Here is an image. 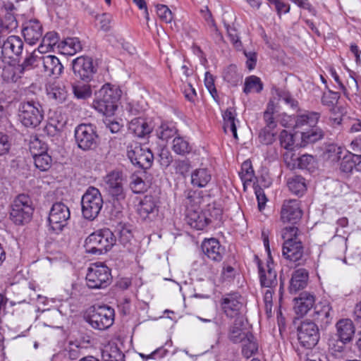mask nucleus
<instances>
[{
  "label": "nucleus",
  "instance_id": "nucleus-29",
  "mask_svg": "<svg viewBox=\"0 0 361 361\" xmlns=\"http://www.w3.org/2000/svg\"><path fill=\"white\" fill-rule=\"evenodd\" d=\"M46 87L48 95L50 97L56 99L59 102H62L65 100L67 95V92L64 85L62 82L57 80L49 82L47 84Z\"/></svg>",
  "mask_w": 361,
  "mask_h": 361
},
{
  "label": "nucleus",
  "instance_id": "nucleus-34",
  "mask_svg": "<svg viewBox=\"0 0 361 361\" xmlns=\"http://www.w3.org/2000/svg\"><path fill=\"white\" fill-rule=\"evenodd\" d=\"M287 184L290 192L297 195H302L307 190L305 180L301 176L289 178Z\"/></svg>",
  "mask_w": 361,
  "mask_h": 361
},
{
  "label": "nucleus",
  "instance_id": "nucleus-63",
  "mask_svg": "<svg viewBox=\"0 0 361 361\" xmlns=\"http://www.w3.org/2000/svg\"><path fill=\"white\" fill-rule=\"evenodd\" d=\"M356 169L355 161L353 160L350 156L344 157L340 164V169L344 173H350L353 169Z\"/></svg>",
  "mask_w": 361,
  "mask_h": 361
},
{
  "label": "nucleus",
  "instance_id": "nucleus-40",
  "mask_svg": "<svg viewBox=\"0 0 361 361\" xmlns=\"http://www.w3.org/2000/svg\"><path fill=\"white\" fill-rule=\"evenodd\" d=\"M296 342L292 343V345L295 348L298 355L301 356L307 353H312V350L317 345L319 340H295Z\"/></svg>",
  "mask_w": 361,
  "mask_h": 361
},
{
  "label": "nucleus",
  "instance_id": "nucleus-53",
  "mask_svg": "<svg viewBox=\"0 0 361 361\" xmlns=\"http://www.w3.org/2000/svg\"><path fill=\"white\" fill-rule=\"evenodd\" d=\"M275 128L264 127L259 133V139L261 143L264 145H271L275 140Z\"/></svg>",
  "mask_w": 361,
  "mask_h": 361
},
{
  "label": "nucleus",
  "instance_id": "nucleus-25",
  "mask_svg": "<svg viewBox=\"0 0 361 361\" xmlns=\"http://www.w3.org/2000/svg\"><path fill=\"white\" fill-rule=\"evenodd\" d=\"M33 211L34 209H22L11 204L10 218L16 225H23L30 221Z\"/></svg>",
  "mask_w": 361,
  "mask_h": 361
},
{
  "label": "nucleus",
  "instance_id": "nucleus-21",
  "mask_svg": "<svg viewBox=\"0 0 361 361\" xmlns=\"http://www.w3.org/2000/svg\"><path fill=\"white\" fill-rule=\"evenodd\" d=\"M308 278V271L305 269L301 268L294 271L288 288L290 293H295L305 288L307 284Z\"/></svg>",
  "mask_w": 361,
  "mask_h": 361
},
{
  "label": "nucleus",
  "instance_id": "nucleus-19",
  "mask_svg": "<svg viewBox=\"0 0 361 361\" xmlns=\"http://www.w3.org/2000/svg\"><path fill=\"white\" fill-rule=\"evenodd\" d=\"M313 317L324 324H330L333 318V310L330 302L327 300H322L316 304Z\"/></svg>",
  "mask_w": 361,
  "mask_h": 361
},
{
  "label": "nucleus",
  "instance_id": "nucleus-62",
  "mask_svg": "<svg viewBox=\"0 0 361 361\" xmlns=\"http://www.w3.org/2000/svg\"><path fill=\"white\" fill-rule=\"evenodd\" d=\"M283 157L285 163L289 169H294L297 168V162L299 157L293 153V149L287 150Z\"/></svg>",
  "mask_w": 361,
  "mask_h": 361
},
{
  "label": "nucleus",
  "instance_id": "nucleus-11",
  "mask_svg": "<svg viewBox=\"0 0 361 361\" xmlns=\"http://www.w3.org/2000/svg\"><path fill=\"white\" fill-rule=\"evenodd\" d=\"M22 34L27 43L35 44L42 38V25L37 18L27 20L23 24Z\"/></svg>",
  "mask_w": 361,
  "mask_h": 361
},
{
  "label": "nucleus",
  "instance_id": "nucleus-28",
  "mask_svg": "<svg viewBox=\"0 0 361 361\" xmlns=\"http://www.w3.org/2000/svg\"><path fill=\"white\" fill-rule=\"evenodd\" d=\"M319 118L320 114L314 111L298 115L294 117L293 128L299 129L302 128L305 126L309 127L314 126L317 124Z\"/></svg>",
  "mask_w": 361,
  "mask_h": 361
},
{
  "label": "nucleus",
  "instance_id": "nucleus-48",
  "mask_svg": "<svg viewBox=\"0 0 361 361\" xmlns=\"http://www.w3.org/2000/svg\"><path fill=\"white\" fill-rule=\"evenodd\" d=\"M275 112V104L272 100H270L267 104V109L264 112L263 118L265 123L264 127L269 128H276V122L274 118V114Z\"/></svg>",
  "mask_w": 361,
  "mask_h": 361
},
{
  "label": "nucleus",
  "instance_id": "nucleus-30",
  "mask_svg": "<svg viewBox=\"0 0 361 361\" xmlns=\"http://www.w3.org/2000/svg\"><path fill=\"white\" fill-rule=\"evenodd\" d=\"M324 137V132L319 128L315 126H311V128L307 131L301 132V147H305L306 145L312 143H314L318 140H320Z\"/></svg>",
  "mask_w": 361,
  "mask_h": 361
},
{
  "label": "nucleus",
  "instance_id": "nucleus-13",
  "mask_svg": "<svg viewBox=\"0 0 361 361\" xmlns=\"http://www.w3.org/2000/svg\"><path fill=\"white\" fill-rule=\"evenodd\" d=\"M282 254L286 259L297 265H302L305 262L304 247L300 240L283 243Z\"/></svg>",
  "mask_w": 361,
  "mask_h": 361
},
{
  "label": "nucleus",
  "instance_id": "nucleus-64",
  "mask_svg": "<svg viewBox=\"0 0 361 361\" xmlns=\"http://www.w3.org/2000/svg\"><path fill=\"white\" fill-rule=\"evenodd\" d=\"M130 188L133 192L140 193L145 190V183L141 178L133 176L130 182Z\"/></svg>",
  "mask_w": 361,
  "mask_h": 361
},
{
  "label": "nucleus",
  "instance_id": "nucleus-50",
  "mask_svg": "<svg viewBox=\"0 0 361 361\" xmlns=\"http://www.w3.org/2000/svg\"><path fill=\"white\" fill-rule=\"evenodd\" d=\"M241 180L244 185L249 182H252L255 178L254 170L250 161H245L241 166V171L239 173Z\"/></svg>",
  "mask_w": 361,
  "mask_h": 361
},
{
  "label": "nucleus",
  "instance_id": "nucleus-18",
  "mask_svg": "<svg viewBox=\"0 0 361 361\" xmlns=\"http://www.w3.org/2000/svg\"><path fill=\"white\" fill-rule=\"evenodd\" d=\"M39 64L44 73L48 76L59 78L62 73L63 66L59 59L53 55L40 56Z\"/></svg>",
  "mask_w": 361,
  "mask_h": 361
},
{
  "label": "nucleus",
  "instance_id": "nucleus-4",
  "mask_svg": "<svg viewBox=\"0 0 361 361\" xmlns=\"http://www.w3.org/2000/svg\"><path fill=\"white\" fill-rule=\"evenodd\" d=\"M85 318L93 328L104 330L113 324V311L106 306L91 307L86 312Z\"/></svg>",
  "mask_w": 361,
  "mask_h": 361
},
{
  "label": "nucleus",
  "instance_id": "nucleus-1",
  "mask_svg": "<svg viewBox=\"0 0 361 361\" xmlns=\"http://www.w3.org/2000/svg\"><path fill=\"white\" fill-rule=\"evenodd\" d=\"M94 106L103 115L104 124L113 133V88L111 83L104 84L98 91Z\"/></svg>",
  "mask_w": 361,
  "mask_h": 361
},
{
  "label": "nucleus",
  "instance_id": "nucleus-6",
  "mask_svg": "<svg viewBox=\"0 0 361 361\" xmlns=\"http://www.w3.org/2000/svg\"><path fill=\"white\" fill-rule=\"evenodd\" d=\"M111 279V270L104 265L97 264L88 268L86 275L87 286L90 288H104Z\"/></svg>",
  "mask_w": 361,
  "mask_h": 361
},
{
  "label": "nucleus",
  "instance_id": "nucleus-23",
  "mask_svg": "<svg viewBox=\"0 0 361 361\" xmlns=\"http://www.w3.org/2000/svg\"><path fill=\"white\" fill-rule=\"evenodd\" d=\"M156 207L154 197L152 195H146L137 204V213L140 219L146 220L154 212Z\"/></svg>",
  "mask_w": 361,
  "mask_h": 361
},
{
  "label": "nucleus",
  "instance_id": "nucleus-56",
  "mask_svg": "<svg viewBox=\"0 0 361 361\" xmlns=\"http://www.w3.org/2000/svg\"><path fill=\"white\" fill-rule=\"evenodd\" d=\"M298 229L295 226L286 227L281 231V238L284 240V243H295L298 240Z\"/></svg>",
  "mask_w": 361,
  "mask_h": 361
},
{
  "label": "nucleus",
  "instance_id": "nucleus-59",
  "mask_svg": "<svg viewBox=\"0 0 361 361\" xmlns=\"http://www.w3.org/2000/svg\"><path fill=\"white\" fill-rule=\"evenodd\" d=\"M204 85L212 97L216 100L218 99V94L214 85V78L209 72L205 73Z\"/></svg>",
  "mask_w": 361,
  "mask_h": 361
},
{
  "label": "nucleus",
  "instance_id": "nucleus-27",
  "mask_svg": "<svg viewBox=\"0 0 361 361\" xmlns=\"http://www.w3.org/2000/svg\"><path fill=\"white\" fill-rule=\"evenodd\" d=\"M191 184L194 187L204 188L212 179L211 171L207 168L196 169L191 173Z\"/></svg>",
  "mask_w": 361,
  "mask_h": 361
},
{
  "label": "nucleus",
  "instance_id": "nucleus-60",
  "mask_svg": "<svg viewBox=\"0 0 361 361\" xmlns=\"http://www.w3.org/2000/svg\"><path fill=\"white\" fill-rule=\"evenodd\" d=\"M315 159L310 154H303L299 157L297 162V168L299 169H310L313 166Z\"/></svg>",
  "mask_w": 361,
  "mask_h": 361
},
{
  "label": "nucleus",
  "instance_id": "nucleus-61",
  "mask_svg": "<svg viewBox=\"0 0 361 361\" xmlns=\"http://www.w3.org/2000/svg\"><path fill=\"white\" fill-rule=\"evenodd\" d=\"M97 20L99 25L100 29L107 32L111 29V15L109 13H102L97 17Z\"/></svg>",
  "mask_w": 361,
  "mask_h": 361
},
{
  "label": "nucleus",
  "instance_id": "nucleus-41",
  "mask_svg": "<svg viewBox=\"0 0 361 361\" xmlns=\"http://www.w3.org/2000/svg\"><path fill=\"white\" fill-rule=\"evenodd\" d=\"M100 255L104 254L113 247V233L109 229H103L100 232Z\"/></svg>",
  "mask_w": 361,
  "mask_h": 361
},
{
  "label": "nucleus",
  "instance_id": "nucleus-43",
  "mask_svg": "<svg viewBox=\"0 0 361 361\" xmlns=\"http://www.w3.org/2000/svg\"><path fill=\"white\" fill-rule=\"evenodd\" d=\"M116 231L118 233L117 240L121 244H122L123 246H126L128 243H130L131 238H133V235L129 226H128L126 224L119 223L117 225Z\"/></svg>",
  "mask_w": 361,
  "mask_h": 361
},
{
  "label": "nucleus",
  "instance_id": "nucleus-54",
  "mask_svg": "<svg viewBox=\"0 0 361 361\" xmlns=\"http://www.w3.org/2000/svg\"><path fill=\"white\" fill-rule=\"evenodd\" d=\"M12 204L22 209H34L31 197L27 194H20L13 201Z\"/></svg>",
  "mask_w": 361,
  "mask_h": 361
},
{
  "label": "nucleus",
  "instance_id": "nucleus-47",
  "mask_svg": "<svg viewBox=\"0 0 361 361\" xmlns=\"http://www.w3.org/2000/svg\"><path fill=\"white\" fill-rule=\"evenodd\" d=\"M33 159L36 167L42 171H47L52 164L51 157L47 153V151L33 157Z\"/></svg>",
  "mask_w": 361,
  "mask_h": 361
},
{
  "label": "nucleus",
  "instance_id": "nucleus-32",
  "mask_svg": "<svg viewBox=\"0 0 361 361\" xmlns=\"http://www.w3.org/2000/svg\"><path fill=\"white\" fill-rule=\"evenodd\" d=\"M336 326L339 338H352L355 334V326L353 321L350 319H340Z\"/></svg>",
  "mask_w": 361,
  "mask_h": 361
},
{
  "label": "nucleus",
  "instance_id": "nucleus-39",
  "mask_svg": "<svg viewBox=\"0 0 361 361\" xmlns=\"http://www.w3.org/2000/svg\"><path fill=\"white\" fill-rule=\"evenodd\" d=\"M100 233L90 234L85 241V251L93 255H100Z\"/></svg>",
  "mask_w": 361,
  "mask_h": 361
},
{
  "label": "nucleus",
  "instance_id": "nucleus-36",
  "mask_svg": "<svg viewBox=\"0 0 361 361\" xmlns=\"http://www.w3.org/2000/svg\"><path fill=\"white\" fill-rule=\"evenodd\" d=\"M172 150L177 154L185 156L192 151V146L184 137L176 136L172 142Z\"/></svg>",
  "mask_w": 361,
  "mask_h": 361
},
{
  "label": "nucleus",
  "instance_id": "nucleus-16",
  "mask_svg": "<svg viewBox=\"0 0 361 361\" xmlns=\"http://www.w3.org/2000/svg\"><path fill=\"white\" fill-rule=\"evenodd\" d=\"M302 210L298 200H285L281 210V219L286 223H296L302 217Z\"/></svg>",
  "mask_w": 361,
  "mask_h": 361
},
{
  "label": "nucleus",
  "instance_id": "nucleus-24",
  "mask_svg": "<svg viewBox=\"0 0 361 361\" xmlns=\"http://www.w3.org/2000/svg\"><path fill=\"white\" fill-rule=\"evenodd\" d=\"M128 130L138 137H145L152 131V127L145 118H135L130 122Z\"/></svg>",
  "mask_w": 361,
  "mask_h": 361
},
{
  "label": "nucleus",
  "instance_id": "nucleus-35",
  "mask_svg": "<svg viewBox=\"0 0 361 361\" xmlns=\"http://www.w3.org/2000/svg\"><path fill=\"white\" fill-rule=\"evenodd\" d=\"M74 96L80 99H86L92 96V88L89 82L76 81L72 84Z\"/></svg>",
  "mask_w": 361,
  "mask_h": 361
},
{
  "label": "nucleus",
  "instance_id": "nucleus-17",
  "mask_svg": "<svg viewBox=\"0 0 361 361\" xmlns=\"http://www.w3.org/2000/svg\"><path fill=\"white\" fill-rule=\"evenodd\" d=\"M203 253L211 260L219 262L223 259L225 250L216 238L205 239L202 243Z\"/></svg>",
  "mask_w": 361,
  "mask_h": 361
},
{
  "label": "nucleus",
  "instance_id": "nucleus-15",
  "mask_svg": "<svg viewBox=\"0 0 361 361\" xmlns=\"http://www.w3.org/2000/svg\"><path fill=\"white\" fill-rule=\"evenodd\" d=\"M258 272L260 284L262 287L274 288L277 285V273L272 259L269 258L265 266L259 262Z\"/></svg>",
  "mask_w": 361,
  "mask_h": 361
},
{
  "label": "nucleus",
  "instance_id": "nucleus-44",
  "mask_svg": "<svg viewBox=\"0 0 361 361\" xmlns=\"http://www.w3.org/2000/svg\"><path fill=\"white\" fill-rule=\"evenodd\" d=\"M263 88L260 79L255 75L246 78L243 92L248 94L252 92H259Z\"/></svg>",
  "mask_w": 361,
  "mask_h": 361
},
{
  "label": "nucleus",
  "instance_id": "nucleus-3",
  "mask_svg": "<svg viewBox=\"0 0 361 361\" xmlns=\"http://www.w3.org/2000/svg\"><path fill=\"white\" fill-rule=\"evenodd\" d=\"M82 214L87 220L95 219L103 206V199L99 190L90 187L81 199Z\"/></svg>",
  "mask_w": 361,
  "mask_h": 361
},
{
  "label": "nucleus",
  "instance_id": "nucleus-38",
  "mask_svg": "<svg viewBox=\"0 0 361 361\" xmlns=\"http://www.w3.org/2000/svg\"><path fill=\"white\" fill-rule=\"evenodd\" d=\"M61 47L65 54L74 55L82 49V44L78 38L68 37L61 42Z\"/></svg>",
  "mask_w": 361,
  "mask_h": 361
},
{
  "label": "nucleus",
  "instance_id": "nucleus-26",
  "mask_svg": "<svg viewBox=\"0 0 361 361\" xmlns=\"http://www.w3.org/2000/svg\"><path fill=\"white\" fill-rule=\"evenodd\" d=\"M229 338H251L253 337L249 329L244 326L241 318H235L233 324L228 330Z\"/></svg>",
  "mask_w": 361,
  "mask_h": 361
},
{
  "label": "nucleus",
  "instance_id": "nucleus-57",
  "mask_svg": "<svg viewBox=\"0 0 361 361\" xmlns=\"http://www.w3.org/2000/svg\"><path fill=\"white\" fill-rule=\"evenodd\" d=\"M156 8L157 16L163 22L169 23L172 21L173 14L167 6L164 4H157Z\"/></svg>",
  "mask_w": 361,
  "mask_h": 361
},
{
  "label": "nucleus",
  "instance_id": "nucleus-22",
  "mask_svg": "<svg viewBox=\"0 0 361 361\" xmlns=\"http://www.w3.org/2000/svg\"><path fill=\"white\" fill-rule=\"evenodd\" d=\"M188 224L197 230H203L209 224V219L204 212L188 210L186 215Z\"/></svg>",
  "mask_w": 361,
  "mask_h": 361
},
{
  "label": "nucleus",
  "instance_id": "nucleus-8",
  "mask_svg": "<svg viewBox=\"0 0 361 361\" xmlns=\"http://www.w3.org/2000/svg\"><path fill=\"white\" fill-rule=\"evenodd\" d=\"M75 138L80 149L88 150L96 145L97 135L92 125L80 124L75 130Z\"/></svg>",
  "mask_w": 361,
  "mask_h": 361
},
{
  "label": "nucleus",
  "instance_id": "nucleus-51",
  "mask_svg": "<svg viewBox=\"0 0 361 361\" xmlns=\"http://www.w3.org/2000/svg\"><path fill=\"white\" fill-rule=\"evenodd\" d=\"M338 97V93L331 90L324 92L322 97V103L331 108V111L332 114H336V111L338 109L334 107V104L337 102Z\"/></svg>",
  "mask_w": 361,
  "mask_h": 361
},
{
  "label": "nucleus",
  "instance_id": "nucleus-5",
  "mask_svg": "<svg viewBox=\"0 0 361 361\" xmlns=\"http://www.w3.org/2000/svg\"><path fill=\"white\" fill-rule=\"evenodd\" d=\"M70 216V209L66 204L61 202L54 203L49 211L48 217L49 228L59 233L68 224Z\"/></svg>",
  "mask_w": 361,
  "mask_h": 361
},
{
  "label": "nucleus",
  "instance_id": "nucleus-2",
  "mask_svg": "<svg viewBox=\"0 0 361 361\" xmlns=\"http://www.w3.org/2000/svg\"><path fill=\"white\" fill-rule=\"evenodd\" d=\"M18 120L26 128H35L44 119V111L37 102H21L18 107Z\"/></svg>",
  "mask_w": 361,
  "mask_h": 361
},
{
  "label": "nucleus",
  "instance_id": "nucleus-46",
  "mask_svg": "<svg viewBox=\"0 0 361 361\" xmlns=\"http://www.w3.org/2000/svg\"><path fill=\"white\" fill-rule=\"evenodd\" d=\"M58 34L54 32H47L42 37V43L38 47V51L42 54L47 51L48 48H51L58 42Z\"/></svg>",
  "mask_w": 361,
  "mask_h": 361
},
{
  "label": "nucleus",
  "instance_id": "nucleus-37",
  "mask_svg": "<svg viewBox=\"0 0 361 361\" xmlns=\"http://www.w3.org/2000/svg\"><path fill=\"white\" fill-rule=\"evenodd\" d=\"M39 60L40 56H37L35 51H34L27 56L21 64L16 67V71L19 73H24L26 71L33 68H40Z\"/></svg>",
  "mask_w": 361,
  "mask_h": 361
},
{
  "label": "nucleus",
  "instance_id": "nucleus-33",
  "mask_svg": "<svg viewBox=\"0 0 361 361\" xmlns=\"http://www.w3.org/2000/svg\"><path fill=\"white\" fill-rule=\"evenodd\" d=\"M235 116V111L233 108H228L224 111L223 114L224 129L225 133H227L228 129H229L232 133L233 137L235 140H238Z\"/></svg>",
  "mask_w": 361,
  "mask_h": 361
},
{
  "label": "nucleus",
  "instance_id": "nucleus-45",
  "mask_svg": "<svg viewBox=\"0 0 361 361\" xmlns=\"http://www.w3.org/2000/svg\"><path fill=\"white\" fill-rule=\"evenodd\" d=\"M156 133L160 140L167 141L177 133V130L168 123H162L156 130Z\"/></svg>",
  "mask_w": 361,
  "mask_h": 361
},
{
  "label": "nucleus",
  "instance_id": "nucleus-31",
  "mask_svg": "<svg viewBox=\"0 0 361 361\" xmlns=\"http://www.w3.org/2000/svg\"><path fill=\"white\" fill-rule=\"evenodd\" d=\"M298 338H311L319 336V328L317 325L312 321L305 320L301 322L298 329Z\"/></svg>",
  "mask_w": 361,
  "mask_h": 361
},
{
  "label": "nucleus",
  "instance_id": "nucleus-52",
  "mask_svg": "<svg viewBox=\"0 0 361 361\" xmlns=\"http://www.w3.org/2000/svg\"><path fill=\"white\" fill-rule=\"evenodd\" d=\"M245 342L242 345V354L248 359L255 355L259 349L258 343L254 340H243Z\"/></svg>",
  "mask_w": 361,
  "mask_h": 361
},
{
  "label": "nucleus",
  "instance_id": "nucleus-12",
  "mask_svg": "<svg viewBox=\"0 0 361 361\" xmlns=\"http://www.w3.org/2000/svg\"><path fill=\"white\" fill-rule=\"evenodd\" d=\"M221 305L225 314L231 318L239 317L243 307L241 296L237 293L225 295Z\"/></svg>",
  "mask_w": 361,
  "mask_h": 361
},
{
  "label": "nucleus",
  "instance_id": "nucleus-7",
  "mask_svg": "<svg viewBox=\"0 0 361 361\" xmlns=\"http://www.w3.org/2000/svg\"><path fill=\"white\" fill-rule=\"evenodd\" d=\"M72 66L74 75L85 82L92 80L97 71L92 58L87 56H81L73 59Z\"/></svg>",
  "mask_w": 361,
  "mask_h": 361
},
{
  "label": "nucleus",
  "instance_id": "nucleus-55",
  "mask_svg": "<svg viewBox=\"0 0 361 361\" xmlns=\"http://www.w3.org/2000/svg\"><path fill=\"white\" fill-rule=\"evenodd\" d=\"M280 144L286 150L293 149L294 145L293 135L286 130H283L279 135Z\"/></svg>",
  "mask_w": 361,
  "mask_h": 361
},
{
  "label": "nucleus",
  "instance_id": "nucleus-20",
  "mask_svg": "<svg viewBox=\"0 0 361 361\" xmlns=\"http://www.w3.org/2000/svg\"><path fill=\"white\" fill-rule=\"evenodd\" d=\"M294 310L297 314L303 316L313 307L315 302L314 296L307 292H302L298 298H295Z\"/></svg>",
  "mask_w": 361,
  "mask_h": 361
},
{
  "label": "nucleus",
  "instance_id": "nucleus-58",
  "mask_svg": "<svg viewBox=\"0 0 361 361\" xmlns=\"http://www.w3.org/2000/svg\"><path fill=\"white\" fill-rule=\"evenodd\" d=\"M224 77V79L232 85H236L242 78L240 75L236 72L235 66H231L228 68Z\"/></svg>",
  "mask_w": 361,
  "mask_h": 361
},
{
  "label": "nucleus",
  "instance_id": "nucleus-10",
  "mask_svg": "<svg viewBox=\"0 0 361 361\" xmlns=\"http://www.w3.org/2000/svg\"><path fill=\"white\" fill-rule=\"evenodd\" d=\"M126 183V176L121 171H114V212L117 214H121L128 205L123 188Z\"/></svg>",
  "mask_w": 361,
  "mask_h": 361
},
{
  "label": "nucleus",
  "instance_id": "nucleus-9",
  "mask_svg": "<svg viewBox=\"0 0 361 361\" xmlns=\"http://www.w3.org/2000/svg\"><path fill=\"white\" fill-rule=\"evenodd\" d=\"M126 150L127 156L133 165L144 170L151 167L154 156L150 149H144L140 146H135L132 149V147L127 145Z\"/></svg>",
  "mask_w": 361,
  "mask_h": 361
},
{
  "label": "nucleus",
  "instance_id": "nucleus-14",
  "mask_svg": "<svg viewBox=\"0 0 361 361\" xmlns=\"http://www.w3.org/2000/svg\"><path fill=\"white\" fill-rule=\"evenodd\" d=\"M23 45V42L19 37L9 36L3 42L0 51V60L3 61L4 59H13L14 56H20L22 54Z\"/></svg>",
  "mask_w": 361,
  "mask_h": 361
},
{
  "label": "nucleus",
  "instance_id": "nucleus-42",
  "mask_svg": "<svg viewBox=\"0 0 361 361\" xmlns=\"http://www.w3.org/2000/svg\"><path fill=\"white\" fill-rule=\"evenodd\" d=\"M29 149L32 157H36L47 151V145L37 136H31L29 141Z\"/></svg>",
  "mask_w": 361,
  "mask_h": 361
},
{
  "label": "nucleus",
  "instance_id": "nucleus-49",
  "mask_svg": "<svg viewBox=\"0 0 361 361\" xmlns=\"http://www.w3.org/2000/svg\"><path fill=\"white\" fill-rule=\"evenodd\" d=\"M204 213L209 217L210 224L214 221H221L223 215V210L219 205L216 204H209L204 210Z\"/></svg>",
  "mask_w": 361,
  "mask_h": 361
}]
</instances>
